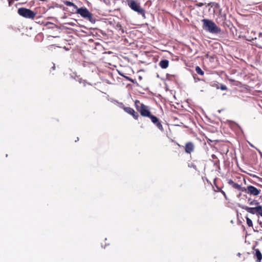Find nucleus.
Returning a JSON list of instances; mask_svg holds the SVG:
<instances>
[{"instance_id": "nucleus-2", "label": "nucleus", "mask_w": 262, "mask_h": 262, "mask_svg": "<svg viewBox=\"0 0 262 262\" xmlns=\"http://www.w3.org/2000/svg\"><path fill=\"white\" fill-rule=\"evenodd\" d=\"M203 23V29L212 34H219L221 32V29L212 20L208 19H203L202 20Z\"/></svg>"}, {"instance_id": "nucleus-24", "label": "nucleus", "mask_w": 262, "mask_h": 262, "mask_svg": "<svg viewBox=\"0 0 262 262\" xmlns=\"http://www.w3.org/2000/svg\"><path fill=\"white\" fill-rule=\"evenodd\" d=\"M258 222L259 223V224L260 225V226L262 227V222H260L259 221H258Z\"/></svg>"}, {"instance_id": "nucleus-8", "label": "nucleus", "mask_w": 262, "mask_h": 262, "mask_svg": "<svg viewBox=\"0 0 262 262\" xmlns=\"http://www.w3.org/2000/svg\"><path fill=\"white\" fill-rule=\"evenodd\" d=\"M251 41L257 47L262 49V33H259L257 37L252 38Z\"/></svg>"}, {"instance_id": "nucleus-3", "label": "nucleus", "mask_w": 262, "mask_h": 262, "mask_svg": "<svg viewBox=\"0 0 262 262\" xmlns=\"http://www.w3.org/2000/svg\"><path fill=\"white\" fill-rule=\"evenodd\" d=\"M76 13L91 23L95 22V19L93 17V14L85 7L77 8Z\"/></svg>"}, {"instance_id": "nucleus-28", "label": "nucleus", "mask_w": 262, "mask_h": 262, "mask_svg": "<svg viewBox=\"0 0 262 262\" xmlns=\"http://www.w3.org/2000/svg\"><path fill=\"white\" fill-rule=\"evenodd\" d=\"M216 21H217V23H219V22L218 21V18L216 19Z\"/></svg>"}, {"instance_id": "nucleus-18", "label": "nucleus", "mask_w": 262, "mask_h": 262, "mask_svg": "<svg viewBox=\"0 0 262 262\" xmlns=\"http://www.w3.org/2000/svg\"><path fill=\"white\" fill-rule=\"evenodd\" d=\"M195 71L198 74L200 75H203L204 74V71L199 66H196L195 67Z\"/></svg>"}, {"instance_id": "nucleus-11", "label": "nucleus", "mask_w": 262, "mask_h": 262, "mask_svg": "<svg viewBox=\"0 0 262 262\" xmlns=\"http://www.w3.org/2000/svg\"><path fill=\"white\" fill-rule=\"evenodd\" d=\"M228 183L233 188H234L237 190L241 191H244L245 190V187H242L241 185L234 182L233 181H232V180H229L228 181Z\"/></svg>"}, {"instance_id": "nucleus-13", "label": "nucleus", "mask_w": 262, "mask_h": 262, "mask_svg": "<svg viewBox=\"0 0 262 262\" xmlns=\"http://www.w3.org/2000/svg\"><path fill=\"white\" fill-rule=\"evenodd\" d=\"M159 65L162 69H166L169 66V61L167 59H162L159 62Z\"/></svg>"}, {"instance_id": "nucleus-17", "label": "nucleus", "mask_w": 262, "mask_h": 262, "mask_svg": "<svg viewBox=\"0 0 262 262\" xmlns=\"http://www.w3.org/2000/svg\"><path fill=\"white\" fill-rule=\"evenodd\" d=\"M63 3L65 5H66L67 6L73 7L76 10L78 8V7L75 4H74L73 3L70 2V1H64Z\"/></svg>"}, {"instance_id": "nucleus-21", "label": "nucleus", "mask_w": 262, "mask_h": 262, "mask_svg": "<svg viewBox=\"0 0 262 262\" xmlns=\"http://www.w3.org/2000/svg\"><path fill=\"white\" fill-rule=\"evenodd\" d=\"M220 89H221V90H223V91H225V90H227V86L226 85H223V84H222L220 86Z\"/></svg>"}, {"instance_id": "nucleus-12", "label": "nucleus", "mask_w": 262, "mask_h": 262, "mask_svg": "<svg viewBox=\"0 0 262 262\" xmlns=\"http://www.w3.org/2000/svg\"><path fill=\"white\" fill-rule=\"evenodd\" d=\"M254 258L256 259V261H260L262 259V254L258 249H253Z\"/></svg>"}, {"instance_id": "nucleus-9", "label": "nucleus", "mask_w": 262, "mask_h": 262, "mask_svg": "<svg viewBox=\"0 0 262 262\" xmlns=\"http://www.w3.org/2000/svg\"><path fill=\"white\" fill-rule=\"evenodd\" d=\"M123 109L126 113L132 115L135 120L138 119L139 114L133 108L130 107L123 106Z\"/></svg>"}, {"instance_id": "nucleus-20", "label": "nucleus", "mask_w": 262, "mask_h": 262, "mask_svg": "<svg viewBox=\"0 0 262 262\" xmlns=\"http://www.w3.org/2000/svg\"><path fill=\"white\" fill-rule=\"evenodd\" d=\"M219 19H220V21H222V23L224 24L226 19L225 15H221L219 17Z\"/></svg>"}, {"instance_id": "nucleus-26", "label": "nucleus", "mask_w": 262, "mask_h": 262, "mask_svg": "<svg viewBox=\"0 0 262 262\" xmlns=\"http://www.w3.org/2000/svg\"><path fill=\"white\" fill-rule=\"evenodd\" d=\"M40 1H47L48 0H39Z\"/></svg>"}, {"instance_id": "nucleus-15", "label": "nucleus", "mask_w": 262, "mask_h": 262, "mask_svg": "<svg viewBox=\"0 0 262 262\" xmlns=\"http://www.w3.org/2000/svg\"><path fill=\"white\" fill-rule=\"evenodd\" d=\"M248 203L250 205H251V206H254L255 207L257 206H258V205H259V203L257 200H252L251 199H248Z\"/></svg>"}, {"instance_id": "nucleus-5", "label": "nucleus", "mask_w": 262, "mask_h": 262, "mask_svg": "<svg viewBox=\"0 0 262 262\" xmlns=\"http://www.w3.org/2000/svg\"><path fill=\"white\" fill-rule=\"evenodd\" d=\"M128 6L134 11L137 12L139 14L141 15L144 18L145 17L144 10L142 8L140 5L134 0H128Z\"/></svg>"}, {"instance_id": "nucleus-14", "label": "nucleus", "mask_w": 262, "mask_h": 262, "mask_svg": "<svg viewBox=\"0 0 262 262\" xmlns=\"http://www.w3.org/2000/svg\"><path fill=\"white\" fill-rule=\"evenodd\" d=\"M116 30L118 31L119 34L122 35L124 33V29L120 23H117L115 27Z\"/></svg>"}, {"instance_id": "nucleus-1", "label": "nucleus", "mask_w": 262, "mask_h": 262, "mask_svg": "<svg viewBox=\"0 0 262 262\" xmlns=\"http://www.w3.org/2000/svg\"><path fill=\"white\" fill-rule=\"evenodd\" d=\"M135 106L137 111L143 117H147L150 119L151 122L161 130L163 131V126L159 119L155 116L151 114L150 107L148 106L141 103L139 100L135 101Z\"/></svg>"}, {"instance_id": "nucleus-6", "label": "nucleus", "mask_w": 262, "mask_h": 262, "mask_svg": "<svg viewBox=\"0 0 262 262\" xmlns=\"http://www.w3.org/2000/svg\"><path fill=\"white\" fill-rule=\"evenodd\" d=\"M242 208L245 209L249 213H250L253 214H256L259 215H260L261 212L262 211V206L260 205H258L253 207H250L247 206H244L242 207Z\"/></svg>"}, {"instance_id": "nucleus-10", "label": "nucleus", "mask_w": 262, "mask_h": 262, "mask_svg": "<svg viewBox=\"0 0 262 262\" xmlns=\"http://www.w3.org/2000/svg\"><path fill=\"white\" fill-rule=\"evenodd\" d=\"M185 151L187 154H190L194 151L195 148L194 144L192 142H188L186 143L185 146Z\"/></svg>"}, {"instance_id": "nucleus-4", "label": "nucleus", "mask_w": 262, "mask_h": 262, "mask_svg": "<svg viewBox=\"0 0 262 262\" xmlns=\"http://www.w3.org/2000/svg\"><path fill=\"white\" fill-rule=\"evenodd\" d=\"M17 13L24 18L31 19H33L36 15V13L32 10L24 7L19 8Z\"/></svg>"}, {"instance_id": "nucleus-19", "label": "nucleus", "mask_w": 262, "mask_h": 262, "mask_svg": "<svg viewBox=\"0 0 262 262\" xmlns=\"http://www.w3.org/2000/svg\"><path fill=\"white\" fill-rule=\"evenodd\" d=\"M247 224L249 227H253V223L252 220L248 217H246Z\"/></svg>"}, {"instance_id": "nucleus-27", "label": "nucleus", "mask_w": 262, "mask_h": 262, "mask_svg": "<svg viewBox=\"0 0 262 262\" xmlns=\"http://www.w3.org/2000/svg\"><path fill=\"white\" fill-rule=\"evenodd\" d=\"M177 144L179 146H180V145L179 144V143H177Z\"/></svg>"}, {"instance_id": "nucleus-25", "label": "nucleus", "mask_w": 262, "mask_h": 262, "mask_svg": "<svg viewBox=\"0 0 262 262\" xmlns=\"http://www.w3.org/2000/svg\"><path fill=\"white\" fill-rule=\"evenodd\" d=\"M221 192H222V193H223V194H224V195L225 196H226V193H225V192H224V191H222Z\"/></svg>"}, {"instance_id": "nucleus-22", "label": "nucleus", "mask_w": 262, "mask_h": 262, "mask_svg": "<svg viewBox=\"0 0 262 262\" xmlns=\"http://www.w3.org/2000/svg\"><path fill=\"white\" fill-rule=\"evenodd\" d=\"M196 5H197L198 6H199V7H202V6H203V3H199V4H196Z\"/></svg>"}, {"instance_id": "nucleus-23", "label": "nucleus", "mask_w": 262, "mask_h": 262, "mask_svg": "<svg viewBox=\"0 0 262 262\" xmlns=\"http://www.w3.org/2000/svg\"><path fill=\"white\" fill-rule=\"evenodd\" d=\"M8 1H9V6H11V5L12 3L13 2V1H12H12L8 0Z\"/></svg>"}, {"instance_id": "nucleus-7", "label": "nucleus", "mask_w": 262, "mask_h": 262, "mask_svg": "<svg viewBox=\"0 0 262 262\" xmlns=\"http://www.w3.org/2000/svg\"><path fill=\"white\" fill-rule=\"evenodd\" d=\"M245 190L244 192L254 196L259 195L260 192V190L252 185L248 186L246 188H245Z\"/></svg>"}, {"instance_id": "nucleus-16", "label": "nucleus", "mask_w": 262, "mask_h": 262, "mask_svg": "<svg viewBox=\"0 0 262 262\" xmlns=\"http://www.w3.org/2000/svg\"><path fill=\"white\" fill-rule=\"evenodd\" d=\"M211 158L213 159V162L214 165L217 166L220 165V161L216 155L212 154L211 155Z\"/></svg>"}]
</instances>
